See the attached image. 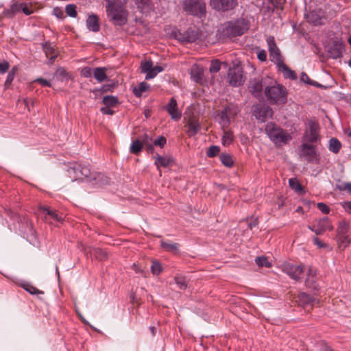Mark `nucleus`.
<instances>
[{"instance_id":"f257e3e1","label":"nucleus","mask_w":351,"mask_h":351,"mask_svg":"<svg viewBox=\"0 0 351 351\" xmlns=\"http://www.w3.org/2000/svg\"><path fill=\"white\" fill-rule=\"evenodd\" d=\"M264 96L270 104H284L287 101V90L285 86L270 79L264 91Z\"/></svg>"},{"instance_id":"f03ea898","label":"nucleus","mask_w":351,"mask_h":351,"mask_svg":"<svg viewBox=\"0 0 351 351\" xmlns=\"http://www.w3.org/2000/svg\"><path fill=\"white\" fill-rule=\"evenodd\" d=\"M250 26L245 19H239L223 24L221 34L223 36L233 38L240 36L246 32Z\"/></svg>"},{"instance_id":"7ed1b4c3","label":"nucleus","mask_w":351,"mask_h":351,"mask_svg":"<svg viewBox=\"0 0 351 351\" xmlns=\"http://www.w3.org/2000/svg\"><path fill=\"white\" fill-rule=\"evenodd\" d=\"M265 132L270 140L277 146L286 145L292 139L289 133L272 122L267 123Z\"/></svg>"},{"instance_id":"20e7f679","label":"nucleus","mask_w":351,"mask_h":351,"mask_svg":"<svg viewBox=\"0 0 351 351\" xmlns=\"http://www.w3.org/2000/svg\"><path fill=\"white\" fill-rule=\"evenodd\" d=\"M108 16L116 25H123L127 21L128 12L119 0H108L106 6Z\"/></svg>"},{"instance_id":"39448f33","label":"nucleus","mask_w":351,"mask_h":351,"mask_svg":"<svg viewBox=\"0 0 351 351\" xmlns=\"http://www.w3.org/2000/svg\"><path fill=\"white\" fill-rule=\"evenodd\" d=\"M320 127L319 123L315 119H308L303 134V142L307 143H317L321 139L319 134Z\"/></svg>"},{"instance_id":"423d86ee","label":"nucleus","mask_w":351,"mask_h":351,"mask_svg":"<svg viewBox=\"0 0 351 351\" xmlns=\"http://www.w3.org/2000/svg\"><path fill=\"white\" fill-rule=\"evenodd\" d=\"M66 171L72 180H83L93 176L88 165L79 162L69 163Z\"/></svg>"},{"instance_id":"0eeeda50","label":"nucleus","mask_w":351,"mask_h":351,"mask_svg":"<svg viewBox=\"0 0 351 351\" xmlns=\"http://www.w3.org/2000/svg\"><path fill=\"white\" fill-rule=\"evenodd\" d=\"M182 8L187 14L199 18L206 14V4L203 0H184Z\"/></svg>"},{"instance_id":"6e6552de","label":"nucleus","mask_w":351,"mask_h":351,"mask_svg":"<svg viewBox=\"0 0 351 351\" xmlns=\"http://www.w3.org/2000/svg\"><path fill=\"white\" fill-rule=\"evenodd\" d=\"M270 81L269 77L255 78L250 80L249 90L252 95L261 100L264 98V91Z\"/></svg>"},{"instance_id":"1a4fd4ad","label":"nucleus","mask_w":351,"mask_h":351,"mask_svg":"<svg viewBox=\"0 0 351 351\" xmlns=\"http://www.w3.org/2000/svg\"><path fill=\"white\" fill-rule=\"evenodd\" d=\"M301 157H304L308 162L319 164L320 156L317 152L316 147L312 143H302L300 146Z\"/></svg>"},{"instance_id":"9d476101","label":"nucleus","mask_w":351,"mask_h":351,"mask_svg":"<svg viewBox=\"0 0 351 351\" xmlns=\"http://www.w3.org/2000/svg\"><path fill=\"white\" fill-rule=\"evenodd\" d=\"M238 108L235 106H228L226 107L219 114V123L223 129H227L230 124L232 119L237 114Z\"/></svg>"},{"instance_id":"9b49d317","label":"nucleus","mask_w":351,"mask_h":351,"mask_svg":"<svg viewBox=\"0 0 351 351\" xmlns=\"http://www.w3.org/2000/svg\"><path fill=\"white\" fill-rule=\"evenodd\" d=\"M308 228L317 235H321L326 230H332L333 229V226L328 217H323L316 220L315 224L309 225Z\"/></svg>"},{"instance_id":"f8f14e48","label":"nucleus","mask_w":351,"mask_h":351,"mask_svg":"<svg viewBox=\"0 0 351 351\" xmlns=\"http://www.w3.org/2000/svg\"><path fill=\"white\" fill-rule=\"evenodd\" d=\"M126 3L129 6L136 10V11L147 14L153 9V4L151 0H129Z\"/></svg>"},{"instance_id":"ddd939ff","label":"nucleus","mask_w":351,"mask_h":351,"mask_svg":"<svg viewBox=\"0 0 351 351\" xmlns=\"http://www.w3.org/2000/svg\"><path fill=\"white\" fill-rule=\"evenodd\" d=\"M267 43L268 45L269 58L271 61L274 62L276 64L282 61L280 50L276 44L274 37H268L267 38Z\"/></svg>"},{"instance_id":"4468645a","label":"nucleus","mask_w":351,"mask_h":351,"mask_svg":"<svg viewBox=\"0 0 351 351\" xmlns=\"http://www.w3.org/2000/svg\"><path fill=\"white\" fill-rule=\"evenodd\" d=\"M228 77L230 84L233 86H239L244 82L241 69L238 66L230 68Z\"/></svg>"},{"instance_id":"2eb2a0df","label":"nucleus","mask_w":351,"mask_h":351,"mask_svg":"<svg viewBox=\"0 0 351 351\" xmlns=\"http://www.w3.org/2000/svg\"><path fill=\"white\" fill-rule=\"evenodd\" d=\"M237 4V0H210L212 8L218 11L226 12L233 9Z\"/></svg>"},{"instance_id":"dca6fc26","label":"nucleus","mask_w":351,"mask_h":351,"mask_svg":"<svg viewBox=\"0 0 351 351\" xmlns=\"http://www.w3.org/2000/svg\"><path fill=\"white\" fill-rule=\"evenodd\" d=\"M283 271L291 278L300 280L304 272L303 267L301 265H296L290 263L283 265Z\"/></svg>"},{"instance_id":"f3484780","label":"nucleus","mask_w":351,"mask_h":351,"mask_svg":"<svg viewBox=\"0 0 351 351\" xmlns=\"http://www.w3.org/2000/svg\"><path fill=\"white\" fill-rule=\"evenodd\" d=\"M344 51V44L341 39L334 40L328 49L330 57L333 59L340 58Z\"/></svg>"},{"instance_id":"a211bd4d","label":"nucleus","mask_w":351,"mask_h":351,"mask_svg":"<svg viewBox=\"0 0 351 351\" xmlns=\"http://www.w3.org/2000/svg\"><path fill=\"white\" fill-rule=\"evenodd\" d=\"M165 108L173 120L178 121L181 118L182 112L179 110L177 101L174 97L170 99L169 102Z\"/></svg>"},{"instance_id":"6ab92c4d","label":"nucleus","mask_w":351,"mask_h":351,"mask_svg":"<svg viewBox=\"0 0 351 351\" xmlns=\"http://www.w3.org/2000/svg\"><path fill=\"white\" fill-rule=\"evenodd\" d=\"M184 127L186 128V133L189 137L195 136L202 128L199 121L194 118L189 119Z\"/></svg>"},{"instance_id":"aec40b11","label":"nucleus","mask_w":351,"mask_h":351,"mask_svg":"<svg viewBox=\"0 0 351 351\" xmlns=\"http://www.w3.org/2000/svg\"><path fill=\"white\" fill-rule=\"evenodd\" d=\"M273 114V110L270 107H256L253 112L256 119L261 122H265L268 117H271Z\"/></svg>"},{"instance_id":"412c9836","label":"nucleus","mask_w":351,"mask_h":351,"mask_svg":"<svg viewBox=\"0 0 351 351\" xmlns=\"http://www.w3.org/2000/svg\"><path fill=\"white\" fill-rule=\"evenodd\" d=\"M10 10L13 13L23 12L26 15H30L33 13L32 7L25 2L14 3L11 5Z\"/></svg>"},{"instance_id":"4be33fe9","label":"nucleus","mask_w":351,"mask_h":351,"mask_svg":"<svg viewBox=\"0 0 351 351\" xmlns=\"http://www.w3.org/2000/svg\"><path fill=\"white\" fill-rule=\"evenodd\" d=\"M191 77L196 83H202L203 82V69L197 64H194L191 67Z\"/></svg>"},{"instance_id":"5701e85b","label":"nucleus","mask_w":351,"mask_h":351,"mask_svg":"<svg viewBox=\"0 0 351 351\" xmlns=\"http://www.w3.org/2000/svg\"><path fill=\"white\" fill-rule=\"evenodd\" d=\"M276 65H277L278 71L281 72L285 78H288V79H291V80L297 79V75H296L295 73L293 70H291L290 68H289L283 62V61H281L280 62L278 63Z\"/></svg>"},{"instance_id":"b1692460","label":"nucleus","mask_w":351,"mask_h":351,"mask_svg":"<svg viewBox=\"0 0 351 351\" xmlns=\"http://www.w3.org/2000/svg\"><path fill=\"white\" fill-rule=\"evenodd\" d=\"M86 24L89 31L97 32L100 29L99 19L95 14L88 16L86 19Z\"/></svg>"},{"instance_id":"393cba45","label":"nucleus","mask_w":351,"mask_h":351,"mask_svg":"<svg viewBox=\"0 0 351 351\" xmlns=\"http://www.w3.org/2000/svg\"><path fill=\"white\" fill-rule=\"evenodd\" d=\"M155 158V165L158 169H159L160 167H167L170 166L173 162V158L170 156H161L158 154H156Z\"/></svg>"},{"instance_id":"a878e982","label":"nucleus","mask_w":351,"mask_h":351,"mask_svg":"<svg viewBox=\"0 0 351 351\" xmlns=\"http://www.w3.org/2000/svg\"><path fill=\"white\" fill-rule=\"evenodd\" d=\"M94 77L99 83H102L108 80L106 67H96L93 69Z\"/></svg>"},{"instance_id":"bb28decb","label":"nucleus","mask_w":351,"mask_h":351,"mask_svg":"<svg viewBox=\"0 0 351 351\" xmlns=\"http://www.w3.org/2000/svg\"><path fill=\"white\" fill-rule=\"evenodd\" d=\"M149 88V85L145 82H142L137 86L134 87L133 93L136 97H141Z\"/></svg>"},{"instance_id":"cd10ccee","label":"nucleus","mask_w":351,"mask_h":351,"mask_svg":"<svg viewBox=\"0 0 351 351\" xmlns=\"http://www.w3.org/2000/svg\"><path fill=\"white\" fill-rule=\"evenodd\" d=\"M161 247L167 252L177 253L179 250V245L169 241H161Z\"/></svg>"},{"instance_id":"c85d7f7f","label":"nucleus","mask_w":351,"mask_h":351,"mask_svg":"<svg viewBox=\"0 0 351 351\" xmlns=\"http://www.w3.org/2000/svg\"><path fill=\"white\" fill-rule=\"evenodd\" d=\"M44 50H45V52L47 56H51L49 57V63L52 64L54 60L56 59V58L57 57V53L55 50L54 47L51 45L46 44L44 46Z\"/></svg>"},{"instance_id":"c756f323","label":"nucleus","mask_w":351,"mask_h":351,"mask_svg":"<svg viewBox=\"0 0 351 351\" xmlns=\"http://www.w3.org/2000/svg\"><path fill=\"white\" fill-rule=\"evenodd\" d=\"M43 211L50 217V219L54 221L61 222L63 219V215L56 212V210H51L49 208H44Z\"/></svg>"},{"instance_id":"7c9ffc66","label":"nucleus","mask_w":351,"mask_h":351,"mask_svg":"<svg viewBox=\"0 0 351 351\" xmlns=\"http://www.w3.org/2000/svg\"><path fill=\"white\" fill-rule=\"evenodd\" d=\"M341 147V142L336 138H332L329 141V150L335 154L339 153Z\"/></svg>"},{"instance_id":"2f4dec72","label":"nucleus","mask_w":351,"mask_h":351,"mask_svg":"<svg viewBox=\"0 0 351 351\" xmlns=\"http://www.w3.org/2000/svg\"><path fill=\"white\" fill-rule=\"evenodd\" d=\"M102 101L106 106L111 108L116 106L119 103L117 97L110 95L104 96Z\"/></svg>"},{"instance_id":"473e14b6","label":"nucleus","mask_w":351,"mask_h":351,"mask_svg":"<svg viewBox=\"0 0 351 351\" xmlns=\"http://www.w3.org/2000/svg\"><path fill=\"white\" fill-rule=\"evenodd\" d=\"M143 148V143L139 140H136L132 142L130 152L134 154H138Z\"/></svg>"},{"instance_id":"72a5a7b5","label":"nucleus","mask_w":351,"mask_h":351,"mask_svg":"<svg viewBox=\"0 0 351 351\" xmlns=\"http://www.w3.org/2000/svg\"><path fill=\"white\" fill-rule=\"evenodd\" d=\"M298 298H299L300 302L304 305L313 304L315 301L314 298L312 296H311L305 293H300L298 295Z\"/></svg>"},{"instance_id":"f704fd0d","label":"nucleus","mask_w":351,"mask_h":351,"mask_svg":"<svg viewBox=\"0 0 351 351\" xmlns=\"http://www.w3.org/2000/svg\"><path fill=\"white\" fill-rule=\"evenodd\" d=\"M226 130V129H223ZM233 141V133L230 130H224L222 136V143L225 146L229 145Z\"/></svg>"},{"instance_id":"c9c22d12","label":"nucleus","mask_w":351,"mask_h":351,"mask_svg":"<svg viewBox=\"0 0 351 351\" xmlns=\"http://www.w3.org/2000/svg\"><path fill=\"white\" fill-rule=\"evenodd\" d=\"M220 160L221 162L223 165H225L227 167H231L233 164V160L230 155L227 154H222L220 155Z\"/></svg>"},{"instance_id":"e433bc0d","label":"nucleus","mask_w":351,"mask_h":351,"mask_svg":"<svg viewBox=\"0 0 351 351\" xmlns=\"http://www.w3.org/2000/svg\"><path fill=\"white\" fill-rule=\"evenodd\" d=\"M339 247L343 250L350 243V239L346 234H338Z\"/></svg>"},{"instance_id":"4c0bfd02","label":"nucleus","mask_w":351,"mask_h":351,"mask_svg":"<svg viewBox=\"0 0 351 351\" xmlns=\"http://www.w3.org/2000/svg\"><path fill=\"white\" fill-rule=\"evenodd\" d=\"M164 70L163 67L161 66H152V69L150 71L149 73H148V75H146L145 79L146 80H150L154 77H155L158 73L162 72Z\"/></svg>"},{"instance_id":"58836bf2","label":"nucleus","mask_w":351,"mask_h":351,"mask_svg":"<svg viewBox=\"0 0 351 351\" xmlns=\"http://www.w3.org/2000/svg\"><path fill=\"white\" fill-rule=\"evenodd\" d=\"M290 187L296 192H301L302 191V185L299 183L296 178H291L289 180Z\"/></svg>"},{"instance_id":"ea45409f","label":"nucleus","mask_w":351,"mask_h":351,"mask_svg":"<svg viewBox=\"0 0 351 351\" xmlns=\"http://www.w3.org/2000/svg\"><path fill=\"white\" fill-rule=\"evenodd\" d=\"M255 263L260 267H270L271 263L265 256H258L255 258Z\"/></svg>"},{"instance_id":"a19ab883","label":"nucleus","mask_w":351,"mask_h":351,"mask_svg":"<svg viewBox=\"0 0 351 351\" xmlns=\"http://www.w3.org/2000/svg\"><path fill=\"white\" fill-rule=\"evenodd\" d=\"M176 284L180 289H185L187 287L186 280L183 276H176L174 278Z\"/></svg>"},{"instance_id":"79ce46f5","label":"nucleus","mask_w":351,"mask_h":351,"mask_svg":"<svg viewBox=\"0 0 351 351\" xmlns=\"http://www.w3.org/2000/svg\"><path fill=\"white\" fill-rule=\"evenodd\" d=\"M306 19L308 22L315 25L321 23V18L316 16L315 12H311L309 14H306Z\"/></svg>"},{"instance_id":"37998d69","label":"nucleus","mask_w":351,"mask_h":351,"mask_svg":"<svg viewBox=\"0 0 351 351\" xmlns=\"http://www.w3.org/2000/svg\"><path fill=\"white\" fill-rule=\"evenodd\" d=\"M66 14L71 17H75L77 16L76 6L73 4H69L65 8Z\"/></svg>"},{"instance_id":"c03bdc74","label":"nucleus","mask_w":351,"mask_h":351,"mask_svg":"<svg viewBox=\"0 0 351 351\" xmlns=\"http://www.w3.org/2000/svg\"><path fill=\"white\" fill-rule=\"evenodd\" d=\"M95 257L99 261H104L108 258V254L106 251L102 249L95 250Z\"/></svg>"},{"instance_id":"a18cd8bd","label":"nucleus","mask_w":351,"mask_h":351,"mask_svg":"<svg viewBox=\"0 0 351 351\" xmlns=\"http://www.w3.org/2000/svg\"><path fill=\"white\" fill-rule=\"evenodd\" d=\"M221 69V62L218 60L211 62L209 70L212 73H217Z\"/></svg>"},{"instance_id":"49530a36","label":"nucleus","mask_w":351,"mask_h":351,"mask_svg":"<svg viewBox=\"0 0 351 351\" xmlns=\"http://www.w3.org/2000/svg\"><path fill=\"white\" fill-rule=\"evenodd\" d=\"M151 270L154 275H159L162 269L161 265L158 262L154 261L151 266Z\"/></svg>"},{"instance_id":"de8ad7c7","label":"nucleus","mask_w":351,"mask_h":351,"mask_svg":"<svg viewBox=\"0 0 351 351\" xmlns=\"http://www.w3.org/2000/svg\"><path fill=\"white\" fill-rule=\"evenodd\" d=\"M153 64L151 61H145L141 64L142 72L148 75V73L152 69Z\"/></svg>"},{"instance_id":"09e8293b","label":"nucleus","mask_w":351,"mask_h":351,"mask_svg":"<svg viewBox=\"0 0 351 351\" xmlns=\"http://www.w3.org/2000/svg\"><path fill=\"white\" fill-rule=\"evenodd\" d=\"M197 38V34L193 31H186L185 33L184 40L186 42H194Z\"/></svg>"},{"instance_id":"8fccbe9b","label":"nucleus","mask_w":351,"mask_h":351,"mask_svg":"<svg viewBox=\"0 0 351 351\" xmlns=\"http://www.w3.org/2000/svg\"><path fill=\"white\" fill-rule=\"evenodd\" d=\"M348 226L346 222L342 221L339 223L337 232L338 234H346L348 232Z\"/></svg>"},{"instance_id":"3c124183","label":"nucleus","mask_w":351,"mask_h":351,"mask_svg":"<svg viewBox=\"0 0 351 351\" xmlns=\"http://www.w3.org/2000/svg\"><path fill=\"white\" fill-rule=\"evenodd\" d=\"M219 152V147L217 146H210L208 151H207V155L209 157H214Z\"/></svg>"},{"instance_id":"603ef678","label":"nucleus","mask_w":351,"mask_h":351,"mask_svg":"<svg viewBox=\"0 0 351 351\" xmlns=\"http://www.w3.org/2000/svg\"><path fill=\"white\" fill-rule=\"evenodd\" d=\"M81 74L84 77H90L93 74V70L90 67L85 66L82 68L81 71Z\"/></svg>"},{"instance_id":"864d4df0","label":"nucleus","mask_w":351,"mask_h":351,"mask_svg":"<svg viewBox=\"0 0 351 351\" xmlns=\"http://www.w3.org/2000/svg\"><path fill=\"white\" fill-rule=\"evenodd\" d=\"M166 143H167L166 138L162 136H160L154 140V145H158L160 147H162L166 144Z\"/></svg>"},{"instance_id":"5fc2aeb1","label":"nucleus","mask_w":351,"mask_h":351,"mask_svg":"<svg viewBox=\"0 0 351 351\" xmlns=\"http://www.w3.org/2000/svg\"><path fill=\"white\" fill-rule=\"evenodd\" d=\"M317 208L323 213L327 214L330 212L329 207L323 202H319L317 204Z\"/></svg>"},{"instance_id":"6e6d98bb","label":"nucleus","mask_w":351,"mask_h":351,"mask_svg":"<svg viewBox=\"0 0 351 351\" xmlns=\"http://www.w3.org/2000/svg\"><path fill=\"white\" fill-rule=\"evenodd\" d=\"M10 68V64L8 61L0 62V73L1 74L5 73Z\"/></svg>"},{"instance_id":"4d7b16f0","label":"nucleus","mask_w":351,"mask_h":351,"mask_svg":"<svg viewBox=\"0 0 351 351\" xmlns=\"http://www.w3.org/2000/svg\"><path fill=\"white\" fill-rule=\"evenodd\" d=\"M257 58L261 62L265 61L267 60L266 51L264 49H258L257 53Z\"/></svg>"},{"instance_id":"13d9d810","label":"nucleus","mask_w":351,"mask_h":351,"mask_svg":"<svg viewBox=\"0 0 351 351\" xmlns=\"http://www.w3.org/2000/svg\"><path fill=\"white\" fill-rule=\"evenodd\" d=\"M53 12V14L58 19H63L64 17V12L59 8H54Z\"/></svg>"},{"instance_id":"bf43d9fd","label":"nucleus","mask_w":351,"mask_h":351,"mask_svg":"<svg viewBox=\"0 0 351 351\" xmlns=\"http://www.w3.org/2000/svg\"><path fill=\"white\" fill-rule=\"evenodd\" d=\"M14 78V72L10 71L7 76V78H6V80L5 82V86H9L12 82Z\"/></svg>"},{"instance_id":"052dcab7","label":"nucleus","mask_w":351,"mask_h":351,"mask_svg":"<svg viewBox=\"0 0 351 351\" xmlns=\"http://www.w3.org/2000/svg\"><path fill=\"white\" fill-rule=\"evenodd\" d=\"M36 82H38L41 86L46 87H51V84L49 81L43 79V78H38Z\"/></svg>"},{"instance_id":"680f3d73","label":"nucleus","mask_w":351,"mask_h":351,"mask_svg":"<svg viewBox=\"0 0 351 351\" xmlns=\"http://www.w3.org/2000/svg\"><path fill=\"white\" fill-rule=\"evenodd\" d=\"M110 108L105 106L101 108V112L104 114H113L114 111Z\"/></svg>"},{"instance_id":"e2e57ef3","label":"nucleus","mask_w":351,"mask_h":351,"mask_svg":"<svg viewBox=\"0 0 351 351\" xmlns=\"http://www.w3.org/2000/svg\"><path fill=\"white\" fill-rule=\"evenodd\" d=\"M313 243L315 245L318 246L319 248H323L326 246V245L324 243H322L317 237H315L313 239Z\"/></svg>"},{"instance_id":"0e129e2a","label":"nucleus","mask_w":351,"mask_h":351,"mask_svg":"<svg viewBox=\"0 0 351 351\" xmlns=\"http://www.w3.org/2000/svg\"><path fill=\"white\" fill-rule=\"evenodd\" d=\"M152 141V138H149L148 136H147V135H146V136L143 138V140H142L141 143H143V145H144V146H145V145H147V144H150V143H151L150 142H151Z\"/></svg>"},{"instance_id":"69168bd1","label":"nucleus","mask_w":351,"mask_h":351,"mask_svg":"<svg viewBox=\"0 0 351 351\" xmlns=\"http://www.w3.org/2000/svg\"><path fill=\"white\" fill-rule=\"evenodd\" d=\"M300 80H301V81L307 83L308 80H309V77L306 73L302 72L300 75Z\"/></svg>"},{"instance_id":"338daca9","label":"nucleus","mask_w":351,"mask_h":351,"mask_svg":"<svg viewBox=\"0 0 351 351\" xmlns=\"http://www.w3.org/2000/svg\"><path fill=\"white\" fill-rule=\"evenodd\" d=\"M343 208L348 212L351 213V202H346L343 204Z\"/></svg>"},{"instance_id":"774afa93","label":"nucleus","mask_w":351,"mask_h":351,"mask_svg":"<svg viewBox=\"0 0 351 351\" xmlns=\"http://www.w3.org/2000/svg\"><path fill=\"white\" fill-rule=\"evenodd\" d=\"M26 290L31 294H35L38 293V290L34 287H29V288H27Z\"/></svg>"}]
</instances>
